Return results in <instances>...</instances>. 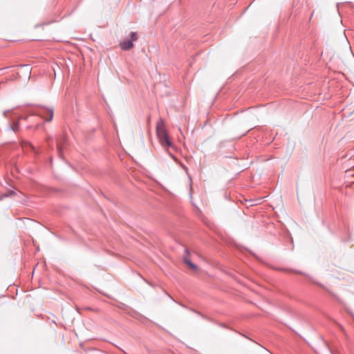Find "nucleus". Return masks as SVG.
Here are the masks:
<instances>
[{"label":"nucleus","mask_w":354,"mask_h":354,"mask_svg":"<svg viewBox=\"0 0 354 354\" xmlns=\"http://www.w3.org/2000/svg\"><path fill=\"white\" fill-rule=\"evenodd\" d=\"M156 135L162 147H174L173 143L169 140L167 133L165 130L163 122L161 120H160L156 124Z\"/></svg>","instance_id":"1"},{"label":"nucleus","mask_w":354,"mask_h":354,"mask_svg":"<svg viewBox=\"0 0 354 354\" xmlns=\"http://www.w3.org/2000/svg\"><path fill=\"white\" fill-rule=\"evenodd\" d=\"M53 108H46L45 106H39L35 107L32 110V114L37 115L41 118H44L46 122H50L53 118Z\"/></svg>","instance_id":"2"},{"label":"nucleus","mask_w":354,"mask_h":354,"mask_svg":"<svg viewBox=\"0 0 354 354\" xmlns=\"http://www.w3.org/2000/svg\"><path fill=\"white\" fill-rule=\"evenodd\" d=\"M137 32H131L130 34L129 39H124L120 42V46L121 48L124 50H128L131 49L133 47V41H136L138 39Z\"/></svg>","instance_id":"3"},{"label":"nucleus","mask_w":354,"mask_h":354,"mask_svg":"<svg viewBox=\"0 0 354 354\" xmlns=\"http://www.w3.org/2000/svg\"><path fill=\"white\" fill-rule=\"evenodd\" d=\"M66 142V139L64 136H61L58 140H56L57 151L58 156L60 158H62V156H63L62 148Z\"/></svg>","instance_id":"4"},{"label":"nucleus","mask_w":354,"mask_h":354,"mask_svg":"<svg viewBox=\"0 0 354 354\" xmlns=\"http://www.w3.org/2000/svg\"><path fill=\"white\" fill-rule=\"evenodd\" d=\"M184 261L186 264H187L190 268H192L194 270H196L197 269V266L194 263H193L187 257H184Z\"/></svg>","instance_id":"5"},{"label":"nucleus","mask_w":354,"mask_h":354,"mask_svg":"<svg viewBox=\"0 0 354 354\" xmlns=\"http://www.w3.org/2000/svg\"><path fill=\"white\" fill-rule=\"evenodd\" d=\"M9 128L14 131H17L19 129V122H14L12 124H10Z\"/></svg>","instance_id":"6"},{"label":"nucleus","mask_w":354,"mask_h":354,"mask_svg":"<svg viewBox=\"0 0 354 354\" xmlns=\"http://www.w3.org/2000/svg\"><path fill=\"white\" fill-rule=\"evenodd\" d=\"M47 142H48V147L53 149V138H51V137H48L47 138Z\"/></svg>","instance_id":"7"},{"label":"nucleus","mask_w":354,"mask_h":354,"mask_svg":"<svg viewBox=\"0 0 354 354\" xmlns=\"http://www.w3.org/2000/svg\"><path fill=\"white\" fill-rule=\"evenodd\" d=\"M169 156H171V158L172 159H174L175 161H176V160H177V159H176V158L175 157V156H174V155H173L171 153H169Z\"/></svg>","instance_id":"8"},{"label":"nucleus","mask_w":354,"mask_h":354,"mask_svg":"<svg viewBox=\"0 0 354 354\" xmlns=\"http://www.w3.org/2000/svg\"><path fill=\"white\" fill-rule=\"evenodd\" d=\"M28 146L31 149L35 150L34 147H33L31 144L28 143Z\"/></svg>","instance_id":"9"},{"label":"nucleus","mask_w":354,"mask_h":354,"mask_svg":"<svg viewBox=\"0 0 354 354\" xmlns=\"http://www.w3.org/2000/svg\"><path fill=\"white\" fill-rule=\"evenodd\" d=\"M294 272H295V273H298V274H304V275H305V274H304V272H301V271H298V270H297V271H294Z\"/></svg>","instance_id":"10"},{"label":"nucleus","mask_w":354,"mask_h":354,"mask_svg":"<svg viewBox=\"0 0 354 354\" xmlns=\"http://www.w3.org/2000/svg\"><path fill=\"white\" fill-rule=\"evenodd\" d=\"M185 252H186L187 254H189V252H188V250H187V249L185 250Z\"/></svg>","instance_id":"11"},{"label":"nucleus","mask_w":354,"mask_h":354,"mask_svg":"<svg viewBox=\"0 0 354 354\" xmlns=\"http://www.w3.org/2000/svg\"><path fill=\"white\" fill-rule=\"evenodd\" d=\"M319 286L322 287V288H324L322 284L320 283H317Z\"/></svg>","instance_id":"12"},{"label":"nucleus","mask_w":354,"mask_h":354,"mask_svg":"<svg viewBox=\"0 0 354 354\" xmlns=\"http://www.w3.org/2000/svg\"><path fill=\"white\" fill-rule=\"evenodd\" d=\"M3 196H0V200H1L3 198Z\"/></svg>","instance_id":"13"}]
</instances>
